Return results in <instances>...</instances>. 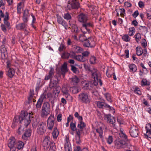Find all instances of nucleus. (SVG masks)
I'll list each match as a JSON object with an SVG mask.
<instances>
[{"label": "nucleus", "instance_id": "obj_1", "mask_svg": "<svg viewBox=\"0 0 151 151\" xmlns=\"http://www.w3.org/2000/svg\"><path fill=\"white\" fill-rule=\"evenodd\" d=\"M32 118V115L31 113H28L27 111H22L20 116H16L14 117L12 127L14 128L19 122L27 127L30 123Z\"/></svg>", "mask_w": 151, "mask_h": 151}, {"label": "nucleus", "instance_id": "obj_2", "mask_svg": "<svg viewBox=\"0 0 151 151\" xmlns=\"http://www.w3.org/2000/svg\"><path fill=\"white\" fill-rule=\"evenodd\" d=\"M50 104L47 102H45L42 108L41 116L42 117L47 116L50 113Z\"/></svg>", "mask_w": 151, "mask_h": 151}, {"label": "nucleus", "instance_id": "obj_3", "mask_svg": "<svg viewBox=\"0 0 151 151\" xmlns=\"http://www.w3.org/2000/svg\"><path fill=\"white\" fill-rule=\"evenodd\" d=\"M93 27V23L92 22H88L87 21L83 23L82 26L81 28V31L84 34L88 32V33L90 32V28H92Z\"/></svg>", "mask_w": 151, "mask_h": 151}, {"label": "nucleus", "instance_id": "obj_4", "mask_svg": "<svg viewBox=\"0 0 151 151\" xmlns=\"http://www.w3.org/2000/svg\"><path fill=\"white\" fill-rule=\"evenodd\" d=\"M46 129L45 123L43 122H40L39 123L38 126L37 132L39 134H43L45 132Z\"/></svg>", "mask_w": 151, "mask_h": 151}, {"label": "nucleus", "instance_id": "obj_5", "mask_svg": "<svg viewBox=\"0 0 151 151\" xmlns=\"http://www.w3.org/2000/svg\"><path fill=\"white\" fill-rule=\"evenodd\" d=\"M115 146L118 148H125L127 147L129 148L130 145L129 144L127 143L125 141L123 140H116L115 141Z\"/></svg>", "mask_w": 151, "mask_h": 151}, {"label": "nucleus", "instance_id": "obj_6", "mask_svg": "<svg viewBox=\"0 0 151 151\" xmlns=\"http://www.w3.org/2000/svg\"><path fill=\"white\" fill-rule=\"evenodd\" d=\"M79 122L78 123L77 128H78L76 132V134L78 135V138L79 139L80 136L83 130V129L86 127L85 124L82 121V120H79Z\"/></svg>", "mask_w": 151, "mask_h": 151}, {"label": "nucleus", "instance_id": "obj_7", "mask_svg": "<svg viewBox=\"0 0 151 151\" xmlns=\"http://www.w3.org/2000/svg\"><path fill=\"white\" fill-rule=\"evenodd\" d=\"M78 0H72L70 2L68 3L67 7L68 9H78L80 7V4L78 1Z\"/></svg>", "mask_w": 151, "mask_h": 151}, {"label": "nucleus", "instance_id": "obj_8", "mask_svg": "<svg viewBox=\"0 0 151 151\" xmlns=\"http://www.w3.org/2000/svg\"><path fill=\"white\" fill-rule=\"evenodd\" d=\"M97 106L100 108L106 109L109 111H114V109L112 107L110 106L106 103L101 101H97L96 102ZM114 112V111H113Z\"/></svg>", "mask_w": 151, "mask_h": 151}, {"label": "nucleus", "instance_id": "obj_9", "mask_svg": "<svg viewBox=\"0 0 151 151\" xmlns=\"http://www.w3.org/2000/svg\"><path fill=\"white\" fill-rule=\"evenodd\" d=\"M55 119L53 116L50 115L48 118L47 121V124L48 129L51 130L54 125V122Z\"/></svg>", "mask_w": 151, "mask_h": 151}, {"label": "nucleus", "instance_id": "obj_10", "mask_svg": "<svg viewBox=\"0 0 151 151\" xmlns=\"http://www.w3.org/2000/svg\"><path fill=\"white\" fill-rule=\"evenodd\" d=\"M129 133L132 137H137L139 133L138 128L134 126L132 127L130 129Z\"/></svg>", "mask_w": 151, "mask_h": 151}, {"label": "nucleus", "instance_id": "obj_11", "mask_svg": "<svg viewBox=\"0 0 151 151\" xmlns=\"http://www.w3.org/2000/svg\"><path fill=\"white\" fill-rule=\"evenodd\" d=\"M8 146L10 149H14V148L16 149L17 147V142L14 137H11L9 139Z\"/></svg>", "mask_w": 151, "mask_h": 151}, {"label": "nucleus", "instance_id": "obj_12", "mask_svg": "<svg viewBox=\"0 0 151 151\" xmlns=\"http://www.w3.org/2000/svg\"><path fill=\"white\" fill-rule=\"evenodd\" d=\"M104 119L107 123L113 124L115 123V118L110 114H104Z\"/></svg>", "mask_w": 151, "mask_h": 151}, {"label": "nucleus", "instance_id": "obj_13", "mask_svg": "<svg viewBox=\"0 0 151 151\" xmlns=\"http://www.w3.org/2000/svg\"><path fill=\"white\" fill-rule=\"evenodd\" d=\"M92 77L94 79V86L97 85L98 84V83H99L100 86L102 85V82L100 78V74L99 71L96 74H95L94 76Z\"/></svg>", "mask_w": 151, "mask_h": 151}, {"label": "nucleus", "instance_id": "obj_14", "mask_svg": "<svg viewBox=\"0 0 151 151\" xmlns=\"http://www.w3.org/2000/svg\"><path fill=\"white\" fill-rule=\"evenodd\" d=\"M57 21L58 24L64 27L66 30H67L68 25L67 23L58 14L57 15Z\"/></svg>", "mask_w": 151, "mask_h": 151}, {"label": "nucleus", "instance_id": "obj_15", "mask_svg": "<svg viewBox=\"0 0 151 151\" xmlns=\"http://www.w3.org/2000/svg\"><path fill=\"white\" fill-rule=\"evenodd\" d=\"M81 101L83 103H88L90 102L89 99L86 93H82L79 95Z\"/></svg>", "mask_w": 151, "mask_h": 151}, {"label": "nucleus", "instance_id": "obj_16", "mask_svg": "<svg viewBox=\"0 0 151 151\" xmlns=\"http://www.w3.org/2000/svg\"><path fill=\"white\" fill-rule=\"evenodd\" d=\"M78 21L83 23L87 21L88 18V15L83 13H81L78 16Z\"/></svg>", "mask_w": 151, "mask_h": 151}, {"label": "nucleus", "instance_id": "obj_17", "mask_svg": "<svg viewBox=\"0 0 151 151\" xmlns=\"http://www.w3.org/2000/svg\"><path fill=\"white\" fill-rule=\"evenodd\" d=\"M0 50L1 59L3 60L5 59L6 58V55L7 53V50L6 46L4 44L2 45L0 47Z\"/></svg>", "mask_w": 151, "mask_h": 151}, {"label": "nucleus", "instance_id": "obj_18", "mask_svg": "<svg viewBox=\"0 0 151 151\" xmlns=\"http://www.w3.org/2000/svg\"><path fill=\"white\" fill-rule=\"evenodd\" d=\"M83 67L86 70L88 71L89 72L91 73L92 77L98 71L95 68H93L92 69H91L89 65L88 64H84Z\"/></svg>", "mask_w": 151, "mask_h": 151}, {"label": "nucleus", "instance_id": "obj_19", "mask_svg": "<svg viewBox=\"0 0 151 151\" xmlns=\"http://www.w3.org/2000/svg\"><path fill=\"white\" fill-rule=\"evenodd\" d=\"M79 39L82 42L85 41L84 42L83 45L87 47H91L90 42L87 38L84 35H81L79 36Z\"/></svg>", "mask_w": 151, "mask_h": 151}, {"label": "nucleus", "instance_id": "obj_20", "mask_svg": "<svg viewBox=\"0 0 151 151\" xmlns=\"http://www.w3.org/2000/svg\"><path fill=\"white\" fill-rule=\"evenodd\" d=\"M70 25L72 28V32L73 34H78L80 32L76 25L74 23H70Z\"/></svg>", "mask_w": 151, "mask_h": 151}, {"label": "nucleus", "instance_id": "obj_21", "mask_svg": "<svg viewBox=\"0 0 151 151\" xmlns=\"http://www.w3.org/2000/svg\"><path fill=\"white\" fill-rule=\"evenodd\" d=\"M50 142V137L47 136L46 137L43 141V145L44 147H46V148H48L49 147V145Z\"/></svg>", "mask_w": 151, "mask_h": 151}, {"label": "nucleus", "instance_id": "obj_22", "mask_svg": "<svg viewBox=\"0 0 151 151\" xmlns=\"http://www.w3.org/2000/svg\"><path fill=\"white\" fill-rule=\"evenodd\" d=\"M62 74L64 77L65 73L68 71L67 65L66 63H64L61 68Z\"/></svg>", "mask_w": 151, "mask_h": 151}, {"label": "nucleus", "instance_id": "obj_23", "mask_svg": "<svg viewBox=\"0 0 151 151\" xmlns=\"http://www.w3.org/2000/svg\"><path fill=\"white\" fill-rule=\"evenodd\" d=\"M94 86V83L92 84L91 82L86 83L83 87L85 89H89L90 90H93Z\"/></svg>", "mask_w": 151, "mask_h": 151}, {"label": "nucleus", "instance_id": "obj_24", "mask_svg": "<svg viewBox=\"0 0 151 151\" xmlns=\"http://www.w3.org/2000/svg\"><path fill=\"white\" fill-rule=\"evenodd\" d=\"M27 26V24L23 23L16 25V27L17 29L22 30L24 29H26Z\"/></svg>", "mask_w": 151, "mask_h": 151}, {"label": "nucleus", "instance_id": "obj_25", "mask_svg": "<svg viewBox=\"0 0 151 151\" xmlns=\"http://www.w3.org/2000/svg\"><path fill=\"white\" fill-rule=\"evenodd\" d=\"M0 16L4 19V20L9 19V14L7 12H3L2 10L0 11Z\"/></svg>", "mask_w": 151, "mask_h": 151}, {"label": "nucleus", "instance_id": "obj_26", "mask_svg": "<svg viewBox=\"0 0 151 151\" xmlns=\"http://www.w3.org/2000/svg\"><path fill=\"white\" fill-rule=\"evenodd\" d=\"M15 73L14 70L12 68H8L7 71V75L10 78H12Z\"/></svg>", "mask_w": 151, "mask_h": 151}, {"label": "nucleus", "instance_id": "obj_27", "mask_svg": "<svg viewBox=\"0 0 151 151\" xmlns=\"http://www.w3.org/2000/svg\"><path fill=\"white\" fill-rule=\"evenodd\" d=\"M31 135V131L30 130L26 131L22 136L23 139L25 140L27 139V138Z\"/></svg>", "mask_w": 151, "mask_h": 151}, {"label": "nucleus", "instance_id": "obj_28", "mask_svg": "<svg viewBox=\"0 0 151 151\" xmlns=\"http://www.w3.org/2000/svg\"><path fill=\"white\" fill-rule=\"evenodd\" d=\"M96 132L99 134V135L101 138H103V130L102 129V127L100 126L99 128L96 129Z\"/></svg>", "mask_w": 151, "mask_h": 151}, {"label": "nucleus", "instance_id": "obj_29", "mask_svg": "<svg viewBox=\"0 0 151 151\" xmlns=\"http://www.w3.org/2000/svg\"><path fill=\"white\" fill-rule=\"evenodd\" d=\"M70 79L71 80V83L73 84L78 83L80 81L79 79L76 76L73 77Z\"/></svg>", "mask_w": 151, "mask_h": 151}, {"label": "nucleus", "instance_id": "obj_30", "mask_svg": "<svg viewBox=\"0 0 151 151\" xmlns=\"http://www.w3.org/2000/svg\"><path fill=\"white\" fill-rule=\"evenodd\" d=\"M75 58L78 60L80 62H84L86 60L85 58L81 55H78L75 57Z\"/></svg>", "mask_w": 151, "mask_h": 151}, {"label": "nucleus", "instance_id": "obj_31", "mask_svg": "<svg viewBox=\"0 0 151 151\" xmlns=\"http://www.w3.org/2000/svg\"><path fill=\"white\" fill-rule=\"evenodd\" d=\"M52 134L53 138L56 139L59 134V132L56 127L54 128Z\"/></svg>", "mask_w": 151, "mask_h": 151}, {"label": "nucleus", "instance_id": "obj_32", "mask_svg": "<svg viewBox=\"0 0 151 151\" xmlns=\"http://www.w3.org/2000/svg\"><path fill=\"white\" fill-rule=\"evenodd\" d=\"M76 123L71 122L70 124V127L71 129V130L73 131H76V132H77V130L78 129L76 128Z\"/></svg>", "mask_w": 151, "mask_h": 151}, {"label": "nucleus", "instance_id": "obj_33", "mask_svg": "<svg viewBox=\"0 0 151 151\" xmlns=\"http://www.w3.org/2000/svg\"><path fill=\"white\" fill-rule=\"evenodd\" d=\"M74 48L76 52L78 53H81L83 51V49L82 48L79 46L76 45H74Z\"/></svg>", "mask_w": 151, "mask_h": 151}, {"label": "nucleus", "instance_id": "obj_34", "mask_svg": "<svg viewBox=\"0 0 151 151\" xmlns=\"http://www.w3.org/2000/svg\"><path fill=\"white\" fill-rule=\"evenodd\" d=\"M58 83L57 81L53 80L52 79H51L50 84V87L52 88L56 86Z\"/></svg>", "mask_w": 151, "mask_h": 151}, {"label": "nucleus", "instance_id": "obj_35", "mask_svg": "<svg viewBox=\"0 0 151 151\" xmlns=\"http://www.w3.org/2000/svg\"><path fill=\"white\" fill-rule=\"evenodd\" d=\"M136 50L137 54L138 56L141 55L143 53V50L141 47H136Z\"/></svg>", "mask_w": 151, "mask_h": 151}, {"label": "nucleus", "instance_id": "obj_36", "mask_svg": "<svg viewBox=\"0 0 151 151\" xmlns=\"http://www.w3.org/2000/svg\"><path fill=\"white\" fill-rule=\"evenodd\" d=\"M129 68L131 71L133 72H135L137 70L136 66L133 64H131L129 65Z\"/></svg>", "mask_w": 151, "mask_h": 151}, {"label": "nucleus", "instance_id": "obj_37", "mask_svg": "<svg viewBox=\"0 0 151 151\" xmlns=\"http://www.w3.org/2000/svg\"><path fill=\"white\" fill-rule=\"evenodd\" d=\"M34 94V90L31 89L29 93V97L28 98V102L29 103H30L31 100L32 99Z\"/></svg>", "mask_w": 151, "mask_h": 151}, {"label": "nucleus", "instance_id": "obj_38", "mask_svg": "<svg viewBox=\"0 0 151 151\" xmlns=\"http://www.w3.org/2000/svg\"><path fill=\"white\" fill-rule=\"evenodd\" d=\"M104 95L108 102L110 103H111L112 102V100L111 99V95L109 93H106L104 94Z\"/></svg>", "mask_w": 151, "mask_h": 151}, {"label": "nucleus", "instance_id": "obj_39", "mask_svg": "<svg viewBox=\"0 0 151 151\" xmlns=\"http://www.w3.org/2000/svg\"><path fill=\"white\" fill-rule=\"evenodd\" d=\"M89 42H90L91 47H93L95 45V41L93 38H88Z\"/></svg>", "mask_w": 151, "mask_h": 151}, {"label": "nucleus", "instance_id": "obj_40", "mask_svg": "<svg viewBox=\"0 0 151 151\" xmlns=\"http://www.w3.org/2000/svg\"><path fill=\"white\" fill-rule=\"evenodd\" d=\"M49 145L50 147V149H51L53 151L55 150L56 148L55 145V143L54 142H50Z\"/></svg>", "mask_w": 151, "mask_h": 151}, {"label": "nucleus", "instance_id": "obj_41", "mask_svg": "<svg viewBox=\"0 0 151 151\" xmlns=\"http://www.w3.org/2000/svg\"><path fill=\"white\" fill-rule=\"evenodd\" d=\"M39 121L36 119H33V122L32 123V126L33 128H36L39 124Z\"/></svg>", "mask_w": 151, "mask_h": 151}, {"label": "nucleus", "instance_id": "obj_42", "mask_svg": "<svg viewBox=\"0 0 151 151\" xmlns=\"http://www.w3.org/2000/svg\"><path fill=\"white\" fill-rule=\"evenodd\" d=\"M17 147L19 150L22 148L24 146L23 143L21 141H19L17 143Z\"/></svg>", "mask_w": 151, "mask_h": 151}, {"label": "nucleus", "instance_id": "obj_43", "mask_svg": "<svg viewBox=\"0 0 151 151\" xmlns=\"http://www.w3.org/2000/svg\"><path fill=\"white\" fill-rule=\"evenodd\" d=\"M42 101L41 99L37 101V103L36 105V108L38 109H40L41 108Z\"/></svg>", "mask_w": 151, "mask_h": 151}, {"label": "nucleus", "instance_id": "obj_44", "mask_svg": "<svg viewBox=\"0 0 151 151\" xmlns=\"http://www.w3.org/2000/svg\"><path fill=\"white\" fill-rule=\"evenodd\" d=\"M65 151H72L70 145H64Z\"/></svg>", "mask_w": 151, "mask_h": 151}, {"label": "nucleus", "instance_id": "obj_45", "mask_svg": "<svg viewBox=\"0 0 151 151\" xmlns=\"http://www.w3.org/2000/svg\"><path fill=\"white\" fill-rule=\"evenodd\" d=\"M123 40L125 42H129L130 40V38L127 35H125L122 37Z\"/></svg>", "mask_w": 151, "mask_h": 151}, {"label": "nucleus", "instance_id": "obj_46", "mask_svg": "<svg viewBox=\"0 0 151 151\" xmlns=\"http://www.w3.org/2000/svg\"><path fill=\"white\" fill-rule=\"evenodd\" d=\"M63 18L65 19L68 20L71 19V17L69 13H67L64 14Z\"/></svg>", "mask_w": 151, "mask_h": 151}, {"label": "nucleus", "instance_id": "obj_47", "mask_svg": "<svg viewBox=\"0 0 151 151\" xmlns=\"http://www.w3.org/2000/svg\"><path fill=\"white\" fill-rule=\"evenodd\" d=\"M113 141V137L111 136H109L106 139L107 143L109 144H111Z\"/></svg>", "mask_w": 151, "mask_h": 151}, {"label": "nucleus", "instance_id": "obj_48", "mask_svg": "<svg viewBox=\"0 0 151 151\" xmlns=\"http://www.w3.org/2000/svg\"><path fill=\"white\" fill-rule=\"evenodd\" d=\"M135 32V30L134 27L129 28V36H132Z\"/></svg>", "mask_w": 151, "mask_h": 151}, {"label": "nucleus", "instance_id": "obj_49", "mask_svg": "<svg viewBox=\"0 0 151 151\" xmlns=\"http://www.w3.org/2000/svg\"><path fill=\"white\" fill-rule=\"evenodd\" d=\"M69 55L70 54L68 53L64 52L63 53L61 57L64 59L68 58H69Z\"/></svg>", "mask_w": 151, "mask_h": 151}, {"label": "nucleus", "instance_id": "obj_50", "mask_svg": "<svg viewBox=\"0 0 151 151\" xmlns=\"http://www.w3.org/2000/svg\"><path fill=\"white\" fill-rule=\"evenodd\" d=\"M142 45L144 48H145L147 46V42L146 40L144 39H142L141 41Z\"/></svg>", "mask_w": 151, "mask_h": 151}, {"label": "nucleus", "instance_id": "obj_51", "mask_svg": "<svg viewBox=\"0 0 151 151\" xmlns=\"http://www.w3.org/2000/svg\"><path fill=\"white\" fill-rule=\"evenodd\" d=\"M96 58L93 56H91L90 59V61L91 64H93L96 62Z\"/></svg>", "mask_w": 151, "mask_h": 151}, {"label": "nucleus", "instance_id": "obj_52", "mask_svg": "<svg viewBox=\"0 0 151 151\" xmlns=\"http://www.w3.org/2000/svg\"><path fill=\"white\" fill-rule=\"evenodd\" d=\"M54 70L53 68H50V70L49 72L48 76L51 79H52V75L54 74Z\"/></svg>", "mask_w": 151, "mask_h": 151}, {"label": "nucleus", "instance_id": "obj_53", "mask_svg": "<svg viewBox=\"0 0 151 151\" xmlns=\"http://www.w3.org/2000/svg\"><path fill=\"white\" fill-rule=\"evenodd\" d=\"M133 91L135 93L139 95L141 94V92L140 90V89L139 88L135 87L133 88Z\"/></svg>", "mask_w": 151, "mask_h": 151}, {"label": "nucleus", "instance_id": "obj_54", "mask_svg": "<svg viewBox=\"0 0 151 151\" xmlns=\"http://www.w3.org/2000/svg\"><path fill=\"white\" fill-rule=\"evenodd\" d=\"M9 19H6L4 20V23L5 25L6 26V27L8 28L9 29H10V24L9 22L8 21Z\"/></svg>", "mask_w": 151, "mask_h": 151}, {"label": "nucleus", "instance_id": "obj_55", "mask_svg": "<svg viewBox=\"0 0 151 151\" xmlns=\"http://www.w3.org/2000/svg\"><path fill=\"white\" fill-rule=\"evenodd\" d=\"M136 41L138 42L139 40L141 38V35L139 33H137L135 35Z\"/></svg>", "mask_w": 151, "mask_h": 151}, {"label": "nucleus", "instance_id": "obj_56", "mask_svg": "<svg viewBox=\"0 0 151 151\" xmlns=\"http://www.w3.org/2000/svg\"><path fill=\"white\" fill-rule=\"evenodd\" d=\"M91 135L93 139H96V140H95V141L97 142V140H98V139L96 134L93 132H91Z\"/></svg>", "mask_w": 151, "mask_h": 151}, {"label": "nucleus", "instance_id": "obj_57", "mask_svg": "<svg viewBox=\"0 0 151 151\" xmlns=\"http://www.w3.org/2000/svg\"><path fill=\"white\" fill-rule=\"evenodd\" d=\"M70 66L71 67V70L74 73H77V72H78L77 68L73 65H71Z\"/></svg>", "mask_w": 151, "mask_h": 151}, {"label": "nucleus", "instance_id": "obj_58", "mask_svg": "<svg viewBox=\"0 0 151 151\" xmlns=\"http://www.w3.org/2000/svg\"><path fill=\"white\" fill-rule=\"evenodd\" d=\"M72 91L74 93H78V89L76 87H73L72 88Z\"/></svg>", "mask_w": 151, "mask_h": 151}, {"label": "nucleus", "instance_id": "obj_59", "mask_svg": "<svg viewBox=\"0 0 151 151\" xmlns=\"http://www.w3.org/2000/svg\"><path fill=\"white\" fill-rule=\"evenodd\" d=\"M62 92L63 94L65 95V96L66 97H70V96L68 94V91L67 90H64V89L62 90Z\"/></svg>", "mask_w": 151, "mask_h": 151}, {"label": "nucleus", "instance_id": "obj_60", "mask_svg": "<svg viewBox=\"0 0 151 151\" xmlns=\"http://www.w3.org/2000/svg\"><path fill=\"white\" fill-rule=\"evenodd\" d=\"M70 145L69 142V138L68 136H66L65 139V143L64 145Z\"/></svg>", "mask_w": 151, "mask_h": 151}, {"label": "nucleus", "instance_id": "obj_61", "mask_svg": "<svg viewBox=\"0 0 151 151\" xmlns=\"http://www.w3.org/2000/svg\"><path fill=\"white\" fill-rule=\"evenodd\" d=\"M145 128L147 131H151V124L150 123L147 124L145 126Z\"/></svg>", "mask_w": 151, "mask_h": 151}, {"label": "nucleus", "instance_id": "obj_62", "mask_svg": "<svg viewBox=\"0 0 151 151\" xmlns=\"http://www.w3.org/2000/svg\"><path fill=\"white\" fill-rule=\"evenodd\" d=\"M74 116L75 117H77L78 119L79 120H82V117L81 116H79V114L77 112H76L75 113Z\"/></svg>", "mask_w": 151, "mask_h": 151}, {"label": "nucleus", "instance_id": "obj_63", "mask_svg": "<svg viewBox=\"0 0 151 151\" xmlns=\"http://www.w3.org/2000/svg\"><path fill=\"white\" fill-rule=\"evenodd\" d=\"M141 85L142 86H146L149 85V84L147 83L146 79H143L141 81Z\"/></svg>", "mask_w": 151, "mask_h": 151}, {"label": "nucleus", "instance_id": "obj_64", "mask_svg": "<svg viewBox=\"0 0 151 151\" xmlns=\"http://www.w3.org/2000/svg\"><path fill=\"white\" fill-rule=\"evenodd\" d=\"M65 49V46L63 44H61L60 45V46L59 47V50L60 52L63 51Z\"/></svg>", "mask_w": 151, "mask_h": 151}]
</instances>
